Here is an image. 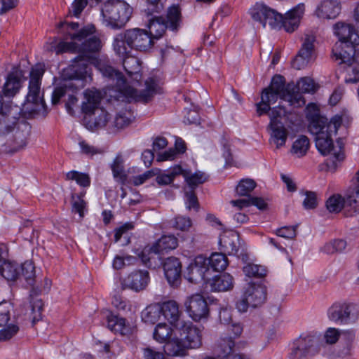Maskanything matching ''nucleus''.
Here are the masks:
<instances>
[{"label":"nucleus","mask_w":359,"mask_h":359,"mask_svg":"<svg viewBox=\"0 0 359 359\" xmlns=\"http://www.w3.org/2000/svg\"><path fill=\"white\" fill-rule=\"evenodd\" d=\"M31 304V316L33 323L39 321L41 318V312L43 310V302L39 299H32Z\"/></svg>","instance_id":"56"},{"label":"nucleus","mask_w":359,"mask_h":359,"mask_svg":"<svg viewBox=\"0 0 359 359\" xmlns=\"http://www.w3.org/2000/svg\"><path fill=\"white\" fill-rule=\"evenodd\" d=\"M128 44L133 49L139 51H147L154 45L149 32L143 29L134 28L127 29Z\"/></svg>","instance_id":"17"},{"label":"nucleus","mask_w":359,"mask_h":359,"mask_svg":"<svg viewBox=\"0 0 359 359\" xmlns=\"http://www.w3.org/2000/svg\"><path fill=\"white\" fill-rule=\"evenodd\" d=\"M181 339L187 348H198L202 345V330L191 322L180 323L177 325Z\"/></svg>","instance_id":"14"},{"label":"nucleus","mask_w":359,"mask_h":359,"mask_svg":"<svg viewBox=\"0 0 359 359\" xmlns=\"http://www.w3.org/2000/svg\"><path fill=\"white\" fill-rule=\"evenodd\" d=\"M256 183L253 180L245 179L240 181L236 187V192L240 196H248L255 188Z\"/></svg>","instance_id":"54"},{"label":"nucleus","mask_w":359,"mask_h":359,"mask_svg":"<svg viewBox=\"0 0 359 359\" xmlns=\"http://www.w3.org/2000/svg\"><path fill=\"white\" fill-rule=\"evenodd\" d=\"M30 131V125L24 119H21V121L18 123V125L11 133V135L7 140V146L8 147L7 151L14 153L24 149L27 144Z\"/></svg>","instance_id":"12"},{"label":"nucleus","mask_w":359,"mask_h":359,"mask_svg":"<svg viewBox=\"0 0 359 359\" xmlns=\"http://www.w3.org/2000/svg\"><path fill=\"white\" fill-rule=\"evenodd\" d=\"M19 331L16 324H10L0 330V341H6L13 337Z\"/></svg>","instance_id":"57"},{"label":"nucleus","mask_w":359,"mask_h":359,"mask_svg":"<svg viewBox=\"0 0 359 359\" xmlns=\"http://www.w3.org/2000/svg\"><path fill=\"white\" fill-rule=\"evenodd\" d=\"M127 112L121 111L116 114L113 122L114 127L121 129L130 123L131 119L127 116Z\"/></svg>","instance_id":"61"},{"label":"nucleus","mask_w":359,"mask_h":359,"mask_svg":"<svg viewBox=\"0 0 359 359\" xmlns=\"http://www.w3.org/2000/svg\"><path fill=\"white\" fill-rule=\"evenodd\" d=\"M66 179L74 180L81 187H88L90 184V178L86 173L71 170L66 174Z\"/></svg>","instance_id":"48"},{"label":"nucleus","mask_w":359,"mask_h":359,"mask_svg":"<svg viewBox=\"0 0 359 359\" xmlns=\"http://www.w3.org/2000/svg\"><path fill=\"white\" fill-rule=\"evenodd\" d=\"M304 13V4H299L287 11L284 16L280 14V19L278 20L280 25H278V28L276 29L283 28L287 32H293L298 28Z\"/></svg>","instance_id":"21"},{"label":"nucleus","mask_w":359,"mask_h":359,"mask_svg":"<svg viewBox=\"0 0 359 359\" xmlns=\"http://www.w3.org/2000/svg\"><path fill=\"white\" fill-rule=\"evenodd\" d=\"M346 247V242L343 239L334 240L332 242L326 243L323 248L322 251L327 254H333L334 252H341Z\"/></svg>","instance_id":"51"},{"label":"nucleus","mask_w":359,"mask_h":359,"mask_svg":"<svg viewBox=\"0 0 359 359\" xmlns=\"http://www.w3.org/2000/svg\"><path fill=\"white\" fill-rule=\"evenodd\" d=\"M301 194L305 196V198L302 203L305 209L310 210L316 208L318 201L317 196L315 192L306 191L305 192L302 191Z\"/></svg>","instance_id":"59"},{"label":"nucleus","mask_w":359,"mask_h":359,"mask_svg":"<svg viewBox=\"0 0 359 359\" xmlns=\"http://www.w3.org/2000/svg\"><path fill=\"white\" fill-rule=\"evenodd\" d=\"M169 225L175 231L187 232L192 226V220L187 216L177 215L169 221Z\"/></svg>","instance_id":"44"},{"label":"nucleus","mask_w":359,"mask_h":359,"mask_svg":"<svg viewBox=\"0 0 359 359\" xmlns=\"http://www.w3.org/2000/svg\"><path fill=\"white\" fill-rule=\"evenodd\" d=\"M320 350V336L305 334L294 339L287 354V359H309L316 355Z\"/></svg>","instance_id":"7"},{"label":"nucleus","mask_w":359,"mask_h":359,"mask_svg":"<svg viewBox=\"0 0 359 359\" xmlns=\"http://www.w3.org/2000/svg\"><path fill=\"white\" fill-rule=\"evenodd\" d=\"M111 170L114 178L121 183H124L126 180V175L123 168V160L120 157H116L114 159L111 165Z\"/></svg>","instance_id":"50"},{"label":"nucleus","mask_w":359,"mask_h":359,"mask_svg":"<svg viewBox=\"0 0 359 359\" xmlns=\"http://www.w3.org/2000/svg\"><path fill=\"white\" fill-rule=\"evenodd\" d=\"M43 74V69H32L26 101L35 104H43L40 96L41 80Z\"/></svg>","instance_id":"22"},{"label":"nucleus","mask_w":359,"mask_h":359,"mask_svg":"<svg viewBox=\"0 0 359 359\" xmlns=\"http://www.w3.org/2000/svg\"><path fill=\"white\" fill-rule=\"evenodd\" d=\"M58 27L62 29L63 40L54 46V51L57 55L78 53L72 67H111L107 55L99 53L102 45L100 38L93 35L95 32L93 25L79 29L78 22H61Z\"/></svg>","instance_id":"1"},{"label":"nucleus","mask_w":359,"mask_h":359,"mask_svg":"<svg viewBox=\"0 0 359 359\" xmlns=\"http://www.w3.org/2000/svg\"><path fill=\"white\" fill-rule=\"evenodd\" d=\"M161 309L159 304H155L148 306L141 313L142 320L148 324L156 323L161 317Z\"/></svg>","instance_id":"41"},{"label":"nucleus","mask_w":359,"mask_h":359,"mask_svg":"<svg viewBox=\"0 0 359 359\" xmlns=\"http://www.w3.org/2000/svg\"><path fill=\"white\" fill-rule=\"evenodd\" d=\"M111 303L118 310L124 311L130 310V306L128 302L120 295H114Z\"/></svg>","instance_id":"62"},{"label":"nucleus","mask_w":359,"mask_h":359,"mask_svg":"<svg viewBox=\"0 0 359 359\" xmlns=\"http://www.w3.org/2000/svg\"><path fill=\"white\" fill-rule=\"evenodd\" d=\"M341 12V6L337 1L326 0L323 1L316 9V15L323 19H334Z\"/></svg>","instance_id":"31"},{"label":"nucleus","mask_w":359,"mask_h":359,"mask_svg":"<svg viewBox=\"0 0 359 359\" xmlns=\"http://www.w3.org/2000/svg\"><path fill=\"white\" fill-rule=\"evenodd\" d=\"M252 18L258 22L265 27L266 25L271 29H276L278 28V20L280 19V13L276 10L270 8L264 3H256L250 9Z\"/></svg>","instance_id":"11"},{"label":"nucleus","mask_w":359,"mask_h":359,"mask_svg":"<svg viewBox=\"0 0 359 359\" xmlns=\"http://www.w3.org/2000/svg\"><path fill=\"white\" fill-rule=\"evenodd\" d=\"M155 172L154 170H147L145 172H144L142 175H139L137 176H134L132 178V183L135 186H140L142 184H144L145 182H147L150 178L153 177L155 175Z\"/></svg>","instance_id":"63"},{"label":"nucleus","mask_w":359,"mask_h":359,"mask_svg":"<svg viewBox=\"0 0 359 359\" xmlns=\"http://www.w3.org/2000/svg\"><path fill=\"white\" fill-rule=\"evenodd\" d=\"M172 329L166 323H158L154 331V339L161 343L165 342L171 336Z\"/></svg>","instance_id":"47"},{"label":"nucleus","mask_w":359,"mask_h":359,"mask_svg":"<svg viewBox=\"0 0 359 359\" xmlns=\"http://www.w3.org/2000/svg\"><path fill=\"white\" fill-rule=\"evenodd\" d=\"M0 273L8 281L15 280L20 275L18 264L6 259L0 264Z\"/></svg>","instance_id":"38"},{"label":"nucleus","mask_w":359,"mask_h":359,"mask_svg":"<svg viewBox=\"0 0 359 359\" xmlns=\"http://www.w3.org/2000/svg\"><path fill=\"white\" fill-rule=\"evenodd\" d=\"M340 336L341 332L339 330L330 327L325 332V339L327 344H333L338 341Z\"/></svg>","instance_id":"64"},{"label":"nucleus","mask_w":359,"mask_h":359,"mask_svg":"<svg viewBox=\"0 0 359 359\" xmlns=\"http://www.w3.org/2000/svg\"><path fill=\"white\" fill-rule=\"evenodd\" d=\"M333 31L339 41V43L359 45V34L353 25L344 22H338L334 25Z\"/></svg>","instance_id":"20"},{"label":"nucleus","mask_w":359,"mask_h":359,"mask_svg":"<svg viewBox=\"0 0 359 359\" xmlns=\"http://www.w3.org/2000/svg\"><path fill=\"white\" fill-rule=\"evenodd\" d=\"M149 282V274L146 270L135 271L125 278L121 285L123 289H131L138 292L144 290Z\"/></svg>","instance_id":"24"},{"label":"nucleus","mask_w":359,"mask_h":359,"mask_svg":"<svg viewBox=\"0 0 359 359\" xmlns=\"http://www.w3.org/2000/svg\"><path fill=\"white\" fill-rule=\"evenodd\" d=\"M207 257L203 255L196 257L189 264L185 272V278L190 282L198 283L205 280L209 273L206 264Z\"/></svg>","instance_id":"16"},{"label":"nucleus","mask_w":359,"mask_h":359,"mask_svg":"<svg viewBox=\"0 0 359 359\" xmlns=\"http://www.w3.org/2000/svg\"><path fill=\"white\" fill-rule=\"evenodd\" d=\"M206 264L209 269L211 268L215 271H219L224 270L229 262L224 253L215 252L207 258Z\"/></svg>","instance_id":"40"},{"label":"nucleus","mask_w":359,"mask_h":359,"mask_svg":"<svg viewBox=\"0 0 359 359\" xmlns=\"http://www.w3.org/2000/svg\"><path fill=\"white\" fill-rule=\"evenodd\" d=\"M287 112V111L285 108L281 105L271 108V109L266 113L269 114L270 118L269 125L283 123L280 120L283 117L286 116Z\"/></svg>","instance_id":"49"},{"label":"nucleus","mask_w":359,"mask_h":359,"mask_svg":"<svg viewBox=\"0 0 359 359\" xmlns=\"http://www.w3.org/2000/svg\"><path fill=\"white\" fill-rule=\"evenodd\" d=\"M344 206L349 207L353 212L359 211V170L347 191L346 199L339 195H333L326 202V207L330 212H338Z\"/></svg>","instance_id":"9"},{"label":"nucleus","mask_w":359,"mask_h":359,"mask_svg":"<svg viewBox=\"0 0 359 359\" xmlns=\"http://www.w3.org/2000/svg\"><path fill=\"white\" fill-rule=\"evenodd\" d=\"M235 343L231 337L222 339L217 345V348L221 349L223 359H250L246 355L236 353L233 350Z\"/></svg>","instance_id":"33"},{"label":"nucleus","mask_w":359,"mask_h":359,"mask_svg":"<svg viewBox=\"0 0 359 359\" xmlns=\"http://www.w3.org/2000/svg\"><path fill=\"white\" fill-rule=\"evenodd\" d=\"M127 31L117 34L113 41V48L115 53L121 57L130 53L133 48L128 44Z\"/></svg>","instance_id":"37"},{"label":"nucleus","mask_w":359,"mask_h":359,"mask_svg":"<svg viewBox=\"0 0 359 359\" xmlns=\"http://www.w3.org/2000/svg\"><path fill=\"white\" fill-rule=\"evenodd\" d=\"M266 299V288L262 284L249 283L243 294L237 300L236 307L241 313H245L249 307L262 306Z\"/></svg>","instance_id":"10"},{"label":"nucleus","mask_w":359,"mask_h":359,"mask_svg":"<svg viewBox=\"0 0 359 359\" xmlns=\"http://www.w3.org/2000/svg\"><path fill=\"white\" fill-rule=\"evenodd\" d=\"M316 37L313 35H306L302 48L293 61V66L298 67L312 65L316 60L315 45Z\"/></svg>","instance_id":"19"},{"label":"nucleus","mask_w":359,"mask_h":359,"mask_svg":"<svg viewBox=\"0 0 359 359\" xmlns=\"http://www.w3.org/2000/svg\"><path fill=\"white\" fill-rule=\"evenodd\" d=\"M182 168L175 165L156 177V182L160 185H168L173 182L176 177L182 175Z\"/></svg>","instance_id":"42"},{"label":"nucleus","mask_w":359,"mask_h":359,"mask_svg":"<svg viewBox=\"0 0 359 359\" xmlns=\"http://www.w3.org/2000/svg\"><path fill=\"white\" fill-rule=\"evenodd\" d=\"M154 244L162 253L177 248L178 240L174 235L162 236Z\"/></svg>","instance_id":"43"},{"label":"nucleus","mask_w":359,"mask_h":359,"mask_svg":"<svg viewBox=\"0 0 359 359\" xmlns=\"http://www.w3.org/2000/svg\"><path fill=\"white\" fill-rule=\"evenodd\" d=\"M182 175L184 177L185 182L192 191L195 189L198 185L203 184L209 179V175L205 172L196 170L195 172H191L190 170L182 169Z\"/></svg>","instance_id":"34"},{"label":"nucleus","mask_w":359,"mask_h":359,"mask_svg":"<svg viewBox=\"0 0 359 359\" xmlns=\"http://www.w3.org/2000/svg\"><path fill=\"white\" fill-rule=\"evenodd\" d=\"M22 71L15 70L11 72L6 77L3 86V93L6 97H13L20 90L23 82L25 81Z\"/></svg>","instance_id":"26"},{"label":"nucleus","mask_w":359,"mask_h":359,"mask_svg":"<svg viewBox=\"0 0 359 359\" xmlns=\"http://www.w3.org/2000/svg\"><path fill=\"white\" fill-rule=\"evenodd\" d=\"M101 13L105 26L119 29L129 21L133 8L123 0H108L102 8Z\"/></svg>","instance_id":"6"},{"label":"nucleus","mask_w":359,"mask_h":359,"mask_svg":"<svg viewBox=\"0 0 359 359\" xmlns=\"http://www.w3.org/2000/svg\"><path fill=\"white\" fill-rule=\"evenodd\" d=\"M163 271L169 284L177 285L181 278L182 264L177 257H168L163 262Z\"/></svg>","instance_id":"27"},{"label":"nucleus","mask_w":359,"mask_h":359,"mask_svg":"<svg viewBox=\"0 0 359 359\" xmlns=\"http://www.w3.org/2000/svg\"><path fill=\"white\" fill-rule=\"evenodd\" d=\"M243 273L249 278H262L266 275V269L264 266L255 264H247L243 268Z\"/></svg>","instance_id":"46"},{"label":"nucleus","mask_w":359,"mask_h":359,"mask_svg":"<svg viewBox=\"0 0 359 359\" xmlns=\"http://www.w3.org/2000/svg\"><path fill=\"white\" fill-rule=\"evenodd\" d=\"M285 82L284 77L280 75L273 77L271 85L262 93L261 102L256 104L258 116L266 114L271 109L270 106L275 104L278 98L288 102L294 108L305 104L303 95L294 90L293 85L285 86Z\"/></svg>","instance_id":"4"},{"label":"nucleus","mask_w":359,"mask_h":359,"mask_svg":"<svg viewBox=\"0 0 359 359\" xmlns=\"http://www.w3.org/2000/svg\"><path fill=\"white\" fill-rule=\"evenodd\" d=\"M187 348L182 340L178 338L167 340L163 346L165 353L171 356L184 355L186 353Z\"/></svg>","instance_id":"36"},{"label":"nucleus","mask_w":359,"mask_h":359,"mask_svg":"<svg viewBox=\"0 0 359 359\" xmlns=\"http://www.w3.org/2000/svg\"><path fill=\"white\" fill-rule=\"evenodd\" d=\"M356 46L336 43L332 48V57L338 65L351 66L355 60Z\"/></svg>","instance_id":"25"},{"label":"nucleus","mask_w":359,"mask_h":359,"mask_svg":"<svg viewBox=\"0 0 359 359\" xmlns=\"http://www.w3.org/2000/svg\"><path fill=\"white\" fill-rule=\"evenodd\" d=\"M91 69H62L60 78L63 81H78L79 87H83L88 80L91 81Z\"/></svg>","instance_id":"29"},{"label":"nucleus","mask_w":359,"mask_h":359,"mask_svg":"<svg viewBox=\"0 0 359 359\" xmlns=\"http://www.w3.org/2000/svg\"><path fill=\"white\" fill-rule=\"evenodd\" d=\"M146 1V8L144 9L145 13L147 15H152L154 13H160L163 10V5L160 2V0H145Z\"/></svg>","instance_id":"60"},{"label":"nucleus","mask_w":359,"mask_h":359,"mask_svg":"<svg viewBox=\"0 0 359 359\" xmlns=\"http://www.w3.org/2000/svg\"><path fill=\"white\" fill-rule=\"evenodd\" d=\"M341 123V116L336 115L323 126L316 127L313 124L312 126H309L310 132L316 135L315 141L317 149L324 156H330L327 160V165L330 170H334L339 163L344 158L342 140L338 139L336 145H334L332 142V136L337 134Z\"/></svg>","instance_id":"3"},{"label":"nucleus","mask_w":359,"mask_h":359,"mask_svg":"<svg viewBox=\"0 0 359 359\" xmlns=\"http://www.w3.org/2000/svg\"><path fill=\"white\" fill-rule=\"evenodd\" d=\"M21 119L20 109L18 107H5L0 111V135L10 134Z\"/></svg>","instance_id":"18"},{"label":"nucleus","mask_w":359,"mask_h":359,"mask_svg":"<svg viewBox=\"0 0 359 359\" xmlns=\"http://www.w3.org/2000/svg\"><path fill=\"white\" fill-rule=\"evenodd\" d=\"M21 275L29 285H33L35 276V267L30 261H26L21 265Z\"/></svg>","instance_id":"52"},{"label":"nucleus","mask_w":359,"mask_h":359,"mask_svg":"<svg viewBox=\"0 0 359 359\" xmlns=\"http://www.w3.org/2000/svg\"><path fill=\"white\" fill-rule=\"evenodd\" d=\"M161 306V313L171 325H173L176 328L179 326L177 325L184 321H180V311L179 310L178 304L173 300H169L163 302Z\"/></svg>","instance_id":"30"},{"label":"nucleus","mask_w":359,"mask_h":359,"mask_svg":"<svg viewBox=\"0 0 359 359\" xmlns=\"http://www.w3.org/2000/svg\"><path fill=\"white\" fill-rule=\"evenodd\" d=\"M221 250L229 255H235L241 257L244 261L247 258L243 246L240 241V237L237 232L229 231L222 234L219 238Z\"/></svg>","instance_id":"15"},{"label":"nucleus","mask_w":359,"mask_h":359,"mask_svg":"<svg viewBox=\"0 0 359 359\" xmlns=\"http://www.w3.org/2000/svg\"><path fill=\"white\" fill-rule=\"evenodd\" d=\"M271 141L277 148L283 146L287 138L288 132L283 123L269 125Z\"/></svg>","instance_id":"35"},{"label":"nucleus","mask_w":359,"mask_h":359,"mask_svg":"<svg viewBox=\"0 0 359 359\" xmlns=\"http://www.w3.org/2000/svg\"><path fill=\"white\" fill-rule=\"evenodd\" d=\"M210 290L213 292H225L233 287V278L227 273L216 276L207 282Z\"/></svg>","instance_id":"32"},{"label":"nucleus","mask_w":359,"mask_h":359,"mask_svg":"<svg viewBox=\"0 0 359 359\" xmlns=\"http://www.w3.org/2000/svg\"><path fill=\"white\" fill-rule=\"evenodd\" d=\"M182 22L181 11L178 6L172 5L167 12L166 21L162 17H154L149 20L147 25L149 34L154 42L160 39L165 33L167 28L175 31L177 30Z\"/></svg>","instance_id":"8"},{"label":"nucleus","mask_w":359,"mask_h":359,"mask_svg":"<svg viewBox=\"0 0 359 359\" xmlns=\"http://www.w3.org/2000/svg\"><path fill=\"white\" fill-rule=\"evenodd\" d=\"M186 311L195 321L206 318L209 315V309L205 297L198 293L188 296L184 301Z\"/></svg>","instance_id":"13"},{"label":"nucleus","mask_w":359,"mask_h":359,"mask_svg":"<svg viewBox=\"0 0 359 359\" xmlns=\"http://www.w3.org/2000/svg\"><path fill=\"white\" fill-rule=\"evenodd\" d=\"M161 253L154 243L151 245L145 246L138 254V257L146 266L155 269L162 264L160 257Z\"/></svg>","instance_id":"28"},{"label":"nucleus","mask_w":359,"mask_h":359,"mask_svg":"<svg viewBox=\"0 0 359 359\" xmlns=\"http://www.w3.org/2000/svg\"><path fill=\"white\" fill-rule=\"evenodd\" d=\"M310 146L309 138L305 135H300L292 146L291 152L297 157L306 155Z\"/></svg>","instance_id":"45"},{"label":"nucleus","mask_w":359,"mask_h":359,"mask_svg":"<svg viewBox=\"0 0 359 359\" xmlns=\"http://www.w3.org/2000/svg\"><path fill=\"white\" fill-rule=\"evenodd\" d=\"M103 76L109 81L116 82V95H111L116 100L126 98L128 100L147 103L155 95L163 93V79L156 75L148 77L144 81V88L141 90L133 88L126 83L124 75L118 69H98Z\"/></svg>","instance_id":"2"},{"label":"nucleus","mask_w":359,"mask_h":359,"mask_svg":"<svg viewBox=\"0 0 359 359\" xmlns=\"http://www.w3.org/2000/svg\"><path fill=\"white\" fill-rule=\"evenodd\" d=\"M83 194L72 196V211L78 213L80 218L84 216V210L86 208V203L82 198Z\"/></svg>","instance_id":"55"},{"label":"nucleus","mask_w":359,"mask_h":359,"mask_svg":"<svg viewBox=\"0 0 359 359\" xmlns=\"http://www.w3.org/2000/svg\"><path fill=\"white\" fill-rule=\"evenodd\" d=\"M86 101L83 102L81 111L85 114L86 126L91 130L106 126L109 120V114L102 107H100L102 95L100 91L87 89L84 92Z\"/></svg>","instance_id":"5"},{"label":"nucleus","mask_w":359,"mask_h":359,"mask_svg":"<svg viewBox=\"0 0 359 359\" xmlns=\"http://www.w3.org/2000/svg\"><path fill=\"white\" fill-rule=\"evenodd\" d=\"M297 88L304 93H313L319 88L318 85L316 84L314 81L309 77H304L301 79L297 82Z\"/></svg>","instance_id":"53"},{"label":"nucleus","mask_w":359,"mask_h":359,"mask_svg":"<svg viewBox=\"0 0 359 359\" xmlns=\"http://www.w3.org/2000/svg\"><path fill=\"white\" fill-rule=\"evenodd\" d=\"M353 305L346 302H335L327 311L328 318L339 324H348L351 322Z\"/></svg>","instance_id":"23"},{"label":"nucleus","mask_w":359,"mask_h":359,"mask_svg":"<svg viewBox=\"0 0 359 359\" xmlns=\"http://www.w3.org/2000/svg\"><path fill=\"white\" fill-rule=\"evenodd\" d=\"M88 4V0H74L69 9V15L79 18Z\"/></svg>","instance_id":"58"},{"label":"nucleus","mask_w":359,"mask_h":359,"mask_svg":"<svg viewBox=\"0 0 359 359\" xmlns=\"http://www.w3.org/2000/svg\"><path fill=\"white\" fill-rule=\"evenodd\" d=\"M306 117L310 121L309 126H312L313 124L315 125L316 127L323 126L330 121L326 117L319 114V109L317 105L313 103H310L307 105Z\"/></svg>","instance_id":"39"}]
</instances>
